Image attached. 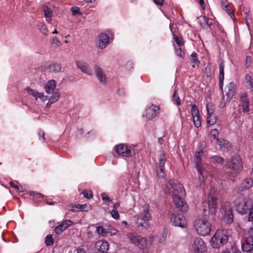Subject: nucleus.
<instances>
[{
    "label": "nucleus",
    "instance_id": "obj_1",
    "mask_svg": "<svg viewBox=\"0 0 253 253\" xmlns=\"http://www.w3.org/2000/svg\"><path fill=\"white\" fill-rule=\"evenodd\" d=\"M228 240L227 231L225 230H217L210 241V245L215 249H218L226 244Z\"/></svg>",
    "mask_w": 253,
    "mask_h": 253
},
{
    "label": "nucleus",
    "instance_id": "obj_2",
    "mask_svg": "<svg viewBox=\"0 0 253 253\" xmlns=\"http://www.w3.org/2000/svg\"><path fill=\"white\" fill-rule=\"evenodd\" d=\"M194 227L197 233L202 236L210 234L211 230V225L206 218H199L195 220Z\"/></svg>",
    "mask_w": 253,
    "mask_h": 253
},
{
    "label": "nucleus",
    "instance_id": "obj_3",
    "mask_svg": "<svg viewBox=\"0 0 253 253\" xmlns=\"http://www.w3.org/2000/svg\"><path fill=\"white\" fill-rule=\"evenodd\" d=\"M127 237L130 243L142 249L145 248L151 245L153 241L152 237L146 238L132 233L127 234Z\"/></svg>",
    "mask_w": 253,
    "mask_h": 253
},
{
    "label": "nucleus",
    "instance_id": "obj_4",
    "mask_svg": "<svg viewBox=\"0 0 253 253\" xmlns=\"http://www.w3.org/2000/svg\"><path fill=\"white\" fill-rule=\"evenodd\" d=\"M167 186L172 197L174 195L179 196L186 195L183 186L177 181L170 180Z\"/></svg>",
    "mask_w": 253,
    "mask_h": 253
},
{
    "label": "nucleus",
    "instance_id": "obj_5",
    "mask_svg": "<svg viewBox=\"0 0 253 253\" xmlns=\"http://www.w3.org/2000/svg\"><path fill=\"white\" fill-rule=\"evenodd\" d=\"M234 204L239 212L242 214L247 213L248 211L249 213L250 212L251 207H249L248 201L243 195H239L235 200Z\"/></svg>",
    "mask_w": 253,
    "mask_h": 253
},
{
    "label": "nucleus",
    "instance_id": "obj_6",
    "mask_svg": "<svg viewBox=\"0 0 253 253\" xmlns=\"http://www.w3.org/2000/svg\"><path fill=\"white\" fill-rule=\"evenodd\" d=\"M117 155L123 157H130L134 155V150L125 144H119L115 147Z\"/></svg>",
    "mask_w": 253,
    "mask_h": 253
},
{
    "label": "nucleus",
    "instance_id": "obj_7",
    "mask_svg": "<svg viewBox=\"0 0 253 253\" xmlns=\"http://www.w3.org/2000/svg\"><path fill=\"white\" fill-rule=\"evenodd\" d=\"M203 149L204 148L202 146L198 147L196 149L194 157L195 168L201 175H203V171L204 170L202 168V164L201 162L204 155Z\"/></svg>",
    "mask_w": 253,
    "mask_h": 253
},
{
    "label": "nucleus",
    "instance_id": "obj_8",
    "mask_svg": "<svg viewBox=\"0 0 253 253\" xmlns=\"http://www.w3.org/2000/svg\"><path fill=\"white\" fill-rule=\"evenodd\" d=\"M239 109L242 110L244 113H248L250 111V102L246 92H242L239 94Z\"/></svg>",
    "mask_w": 253,
    "mask_h": 253
},
{
    "label": "nucleus",
    "instance_id": "obj_9",
    "mask_svg": "<svg viewBox=\"0 0 253 253\" xmlns=\"http://www.w3.org/2000/svg\"><path fill=\"white\" fill-rule=\"evenodd\" d=\"M192 253H206V245L204 241L200 238H196L191 246Z\"/></svg>",
    "mask_w": 253,
    "mask_h": 253
},
{
    "label": "nucleus",
    "instance_id": "obj_10",
    "mask_svg": "<svg viewBox=\"0 0 253 253\" xmlns=\"http://www.w3.org/2000/svg\"><path fill=\"white\" fill-rule=\"evenodd\" d=\"M151 217V214L149 213V205L147 204L144 205L143 206V211L140 213V219L142 222L139 223V225L144 227V228H147Z\"/></svg>",
    "mask_w": 253,
    "mask_h": 253
},
{
    "label": "nucleus",
    "instance_id": "obj_11",
    "mask_svg": "<svg viewBox=\"0 0 253 253\" xmlns=\"http://www.w3.org/2000/svg\"><path fill=\"white\" fill-rule=\"evenodd\" d=\"M227 166L229 168L235 171L236 173L240 171L243 168V164L240 157L238 155L234 156L228 162Z\"/></svg>",
    "mask_w": 253,
    "mask_h": 253
},
{
    "label": "nucleus",
    "instance_id": "obj_12",
    "mask_svg": "<svg viewBox=\"0 0 253 253\" xmlns=\"http://www.w3.org/2000/svg\"><path fill=\"white\" fill-rule=\"evenodd\" d=\"M185 196H180L174 195L172 197L173 202L175 207L179 211L182 212H186L188 210V206L186 201L183 198Z\"/></svg>",
    "mask_w": 253,
    "mask_h": 253
},
{
    "label": "nucleus",
    "instance_id": "obj_13",
    "mask_svg": "<svg viewBox=\"0 0 253 253\" xmlns=\"http://www.w3.org/2000/svg\"><path fill=\"white\" fill-rule=\"evenodd\" d=\"M191 112L192 116L193 124L195 127H199L201 126L202 119L199 110L195 104H191Z\"/></svg>",
    "mask_w": 253,
    "mask_h": 253
},
{
    "label": "nucleus",
    "instance_id": "obj_14",
    "mask_svg": "<svg viewBox=\"0 0 253 253\" xmlns=\"http://www.w3.org/2000/svg\"><path fill=\"white\" fill-rule=\"evenodd\" d=\"M170 220L176 226L181 228L187 227V223L186 218L182 215L173 213L171 215Z\"/></svg>",
    "mask_w": 253,
    "mask_h": 253
},
{
    "label": "nucleus",
    "instance_id": "obj_15",
    "mask_svg": "<svg viewBox=\"0 0 253 253\" xmlns=\"http://www.w3.org/2000/svg\"><path fill=\"white\" fill-rule=\"evenodd\" d=\"M166 163L165 154L161 153L159 156L158 166L157 167V172L159 177H164L166 173L165 171V164Z\"/></svg>",
    "mask_w": 253,
    "mask_h": 253
},
{
    "label": "nucleus",
    "instance_id": "obj_16",
    "mask_svg": "<svg viewBox=\"0 0 253 253\" xmlns=\"http://www.w3.org/2000/svg\"><path fill=\"white\" fill-rule=\"evenodd\" d=\"M207 204L209 211L215 214L217 211V198L215 195L210 194L208 197Z\"/></svg>",
    "mask_w": 253,
    "mask_h": 253
},
{
    "label": "nucleus",
    "instance_id": "obj_17",
    "mask_svg": "<svg viewBox=\"0 0 253 253\" xmlns=\"http://www.w3.org/2000/svg\"><path fill=\"white\" fill-rule=\"evenodd\" d=\"M109 37L105 33L100 34L96 39V45L101 49L105 48L109 43Z\"/></svg>",
    "mask_w": 253,
    "mask_h": 253
},
{
    "label": "nucleus",
    "instance_id": "obj_18",
    "mask_svg": "<svg viewBox=\"0 0 253 253\" xmlns=\"http://www.w3.org/2000/svg\"><path fill=\"white\" fill-rule=\"evenodd\" d=\"M159 107L157 106L152 105L147 108L143 115V117L146 120H149L156 117L158 113Z\"/></svg>",
    "mask_w": 253,
    "mask_h": 253
},
{
    "label": "nucleus",
    "instance_id": "obj_19",
    "mask_svg": "<svg viewBox=\"0 0 253 253\" xmlns=\"http://www.w3.org/2000/svg\"><path fill=\"white\" fill-rule=\"evenodd\" d=\"M228 206L229 204L227 203ZM221 218L223 219L227 224H230L233 221V215L232 211L230 207L226 210H221L220 211Z\"/></svg>",
    "mask_w": 253,
    "mask_h": 253
},
{
    "label": "nucleus",
    "instance_id": "obj_20",
    "mask_svg": "<svg viewBox=\"0 0 253 253\" xmlns=\"http://www.w3.org/2000/svg\"><path fill=\"white\" fill-rule=\"evenodd\" d=\"M26 90L29 94L33 96L36 99L39 98L42 101H45L47 100L48 97L44 94L43 92H39L35 89H31L29 87H27Z\"/></svg>",
    "mask_w": 253,
    "mask_h": 253
},
{
    "label": "nucleus",
    "instance_id": "obj_21",
    "mask_svg": "<svg viewBox=\"0 0 253 253\" xmlns=\"http://www.w3.org/2000/svg\"><path fill=\"white\" fill-rule=\"evenodd\" d=\"M73 222L70 220L66 219L64 220L60 225L57 226L54 229V231L57 234H61L68 227L71 226Z\"/></svg>",
    "mask_w": 253,
    "mask_h": 253
},
{
    "label": "nucleus",
    "instance_id": "obj_22",
    "mask_svg": "<svg viewBox=\"0 0 253 253\" xmlns=\"http://www.w3.org/2000/svg\"><path fill=\"white\" fill-rule=\"evenodd\" d=\"M95 248L98 251L104 253L109 250V245L105 240H99L96 242Z\"/></svg>",
    "mask_w": 253,
    "mask_h": 253
},
{
    "label": "nucleus",
    "instance_id": "obj_23",
    "mask_svg": "<svg viewBox=\"0 0 253 253\" xmlns=\"http://www.w3.org/2000/svg\"><path fill=\"white\" fill-rule=\"evenodd\" d=\"M243 252H250L253 249V240L251 237L247 238L242 245Z\"/></svg>",
    "mask_w": 253,
    "mask_h": 253
},
{
    "label": "nucleus",
    "instance_id": "obj_24",
    "mask_svg": "<svg viewBox=\"0 0 253 253\" xmlns=\"http://www.w3.org/2000/svg\"><path fill=\"white\" fill-rule=\"evenodd\" d=\"M76 64L77 67L83 72L84 73L88 75H90L92 73V70L85 63L81 61H77Z\"/></svg>",
    "mask_w": 253,
    "mask_h": 253
},
{
    "label": "nucleus",
    "instance_id": "obj_25",
    "mask_svg": "<svg viewBox=\"0 0 253 253\" xmlns=\"http://www.w3.org/2000/svg\"><path fill=\"white\" fill-rule=\"evenodd\" d=\"M227 99L229 101L232 98L236 91V86L233 82H230L227 86Z\"/></svg>",
    "mask_w": 253,
    "mask_h": 253
},
{
    "label": "nucleus",
    "instance_id": "obj_26",
    "mask_svg": "<svg viewBox=\"0 0 253 253\" xmlns=\"http://www.w3.org/2000/svg\"><path fill=\"white\" fill-rule=\"evenodd\" d=\"M56 87V82L54 80L48 81L44 86V89L46 93L51 94L54 92Z\"/></svg>",
    "mask_w": 253,
    "mask_h": 253
},
{
    "label": "nucleus",
    "instance_id": "obj_27",
    "mask_svg": "<svg viewBox=\"0 0 253 253\" xmlns=\"http://www.w3.org/2000/svg\"><path fill=\"white\" fill-rule=\"evenodd\" d=\"M47 69L49 72L58 73L61 71L62 68L60 64L53 62L48 65Z\"/></svg>",
    "mask_w": 253,
    "mask_h": 253
},
{
    "label": "nucleus",
    "instance_id": "obj_28",
    "mask_svg": "<svg viewBox=\"0 0 253 253\" xmlns=\"http://www.w3.org/2000/svg\"><path fill=\"white\" fill-rule=\"evenodd\" d=\"M94 69L95 70L96 75L98 80L100 82L105 83L106 81V78L102 69L97 66H95Z\"/></svg>",
    "mask_w": 253,
    "mask_h": 253
},
{
    "label": "nucleus",
    "instance_id": "obj_29",
    "mask_svg": "<svg viewBox=\"0 0 253 253\" xmlns=\"http://www.w3.org/2000/svg\"><path fill=\"white\" fill-rule=\"evenodd\" d=\"M198 23L203 28L207 26H210L212 23V20L206 17L205 16H200L198 18Z\"/></svg>",
    "mask_w": 253,
    "mask_h": 253
},
{
    "label": "nucleus",
    "instance_id": "obj_30",
    "mask_svg": "<svg viewBox=\"0 0 253 253\" xmlns=\"http://www.w3.org/2000/svg\"><path fill=\"white\" fill-rule=\"evenodd\" d=\"M42 10L46 21L50 23L51 22V17L53 15L52 10L46 5L43 6Z\"/></svg>",
    "mask_w": 253,
    "mask_h": 253
},
{
    "label": "nucleus",
    "instance_id": "obj_31",
    "mask_svg": "<svg viewBox=\"0 0 253 253\" xmlns=\"http://www.w3.org/2000/svg\"><path fill=\"white\" fill-rule=\"evenodd\" d=\"M224 61H222L221 62L219 66V85L222 88L223 85L224 81Z\"/></svg>",
    "mask_w": 253,
    "mask_h": 253
},
{
    "label": "nucleus",
    "instance_id": "obj_32",
    "mask_svg": "<svg viewBox=\"0 0 253 253\" xmlns=\"http://www.w3.org/2000/svg\"><path fill=\"white\" fill-rule=\"evenodd\" d=\"M253 185V180L250 178L244 180L241 183L242 189H247L252 187Z\"/></svg>",
    "mask_w": 253,
    "mask_h": 253
},
{
    "label": "nucleus",
    "instance_id": "obj_33",
    "mask_svg": "<svg viewBox=\"0 0 253 253\" xmlns=\"http://www.w3.org/2000/svg\"><path fill=\"white\" fill-rule=\"evenodd\" d=\"M216 120L215 114L207 115V122L209 126L213 125L216 123Z\"/></svg>",
    "mask_w": 253,
    "mask_h": 253
},
{
    "label": "nucleus",
    "instance_id": "obj_34",
    "mask_svg": "<svg viewBox=\"0 0 253 253\" xmlns=\"http://www.w3.org/2000/svg\"><path fill=\"white\" fill-rule=\"evenodd\" d=\"M221 7L224 11H226L228 14L231 15V17L232 16L234 17V14L232 12H230L229 9H228V2L227 0H222L221 1Z\"/></svg>",
    "mask_w": 253,
    "mask_h": 253
},
{
    "label": "nucleus",
    "instance_id": "obj_35",
    "mask_svg": "<svg viewBox=\"0 0 253 253\" xmlns=\"http://www.w3.org/2000/svg\"><path fill=\"white\" fill-rule=\"evenodd\" d=\"M210 159L212 163H216L220 165L222 164L224 161L221 157L217 155L212 156L210 158Z\"/></svg>",
    "mask_w": 253,
    "mask_h": 253
},
{
    "label": "nucleus",
    "instance_id": "obj_36",
    "mask_svg": "<svg viewBox=\"0 0 253 253\" xmlns=\"http://www.w3.org/2000/svg\"><path fill=\"white\" fill-rule=\"evenodd\" d=\"M206 110L207 111V115L214 114L215 106L212 103H208L206 105Z\"/></svg>",
    "mask_w": 253,
    "mask_h": 253
},
{
    "label": "nucleus",
    "instance_id": "obj_37",
    "mask_svg": "<svg viewBox=\"0 0 253 253\" xmlns=\"http://www.w3.org/2000/svg\"><path fill=\"white\" fill-rule=\"evenodd\" d=\"M52 94V95L48 99L50 102L55 103L57 102L60 97V93L58 91L54 92Z\"/></svg>",
    "mask_w": 253,
    "mask_h": 253
},
{
    "label": "nucleus",
    "instance_id": "obj_38",
    "mask_svg": "<svg viewBox=\"0 0 253 253\" xmlns=\"http://www.w3.org/2000/svg\"><path fill=\"white\" fill-rule=\"evenodd\" d=\"M191 57L192 58L191 61L194 64V65H193V67H194L195 65L198 66L200 62L198 60L197 53L195 52H193L191 55Z\"/></svg>",
    "mask_w": 253,
    "mask_h": 253
},
{
    "label": "nucleus",
    "instance_id": "obj_39",
    "mask_svg": "<svg viewBox=\"0 0 253 253\" xmlns=\"http://www.w3.org/2000/svg\"><path fill=\"white\" fill-rule=\"evenodd\" d=\"M216 141L221 149L227 147L229 145V142L223 139H217Z\"/></svg>",
    "mask_w": 253,
    "mask_h": 253
},
{
    "label": "nucleus",
    "instance_id": "obj_40",
    "mask_svg": "<svg viewBox=\"0 0 253 253\" xmlns=\"http://www.w3.org/2000/svg\"><path fill=\"white\" fill-rule=\"evenodd\" d=\"M245 82L247 84L250 86L252 89H253V78L251 75H246Z\"/></svg>",
    "mask_w": 253,
    "mask_h": 253
},
{
    "label": "nucleus",
    "instance_id": "obj_41",
    "mask_svg": "<svg viewBox=\"0 0 253 253\" xmlns=\"http://www.w3.org/2000/svg\"><path fill=\"white\" fill-rule=\"evenodd\" d=\"M38 28L42 33L44 35H47L48 30L46 26L43 23H40L38 25Z\"/></svg>",
    "mask_w": 253,
    "mask_h": 253
},
{
    "label": "nucleus",
    "instance_id": "obj_42",
    "mask_svg": "<svg viewBox=\"0 0 253 253\" xmlns=\"http://www.w3.org/2000/svg\"><path fill=\"white\" fill-rule=\"evenodd\" d=\"M51 44L54 47H59L62 45L60 41L56 38H53L51 39Z\"/></svg>",
    "mask_w": 253,
    "mask_h": 253
},
{
    "label": "nucleus",
    "instance_id": "obj_43",
    "mask_svg": "<svg viewBox=\"0 0 253 253\" xmlns=\"http://www.w3.org/2000/svg\"><path fill=\"white\" fill-rule=\"evenodd\" d=\"M96 231L99 235L102 236H105L107 233V231L105 229H104L102 226H99L96 227Z\"/></svg>",
    "mask_w": 253,
    "mask_h": 253
},
{
    "label": "nucleus",
    "instance_id": "obj_44",
    "mask_svg": "<svg viewBox=\"0 0 253 253\" xmlns=\"http://www.w3.org/2000/svg\"><path fill=\"white\" fill-rule=\"evenodd\" d=\"M45 243L47 246H51L53 244V240L51 235H47L45 239Z\"/></svg>",
    "mask_w": 253,
    "mask_h": 253
},
{
    "label": "nucleus",
    "instance_id": "obj_45",
    "mask_svg": "<svg viewBox=\"0 0 253 253\" xmlns=\"http://www.w3.org/2000/svg\"><path fill=\"white\" fill-rule=\"evenodd\" d=\"M173 39L175 42L179 45L181 46L184 44V42L181 37H178L175 34H173Z\"/></svg>",
    "mask_w": 253,
    "mask_h": 253
},
{
    "label": "nucleus",
    "instance_id": "obj_46",
    "mask_svg": "<svg viewBox=\"0 0 253 253\" xmlns=\"http://www.w3.org/2000/svg\"><path fill=\"white\" fill-rule=\"evenodd\" d=\"M172 99L176 105H179L181 104L180 99L177 96V92H176V90H175V91L172 95Z\"/></svg>",
    "mask_w": 253,
    "mask_h": 253
},
{
    "label": "nucleus",
    "instance_id": "obj_47",
    "mask_svg": "<svg viewBox=\"0 0 253 253\" xmlns=\"http://www.w3.org/2000/svg\"><path fill=\"white\" fill-rule=\"evenodd\" d=\"M210 135L212 137H213V139L217 140V139L218 138V135H219V131L217 129H212L210 131Z\"/></svg>",
    "mask_w": 253,
    "mask_h": 253
},
{
    "label": "nucleus",
    "instance_id": "obj_48",
    "mask_svg": "<svg viewBox=\"0 0 253 253\" xmlns=\"http://www.w3.org/2000/svg\"><path fill=\"white\" fill-rule=\"evenodd\" d=\"M112 217L115 219H118L120 217V215L118 210H112L111 211Z\"/></svg>",
    "mask_w": 253,
    "mask_h": 253
},
{
    "label": "nucleus",
    "instance_id": "obj_49",
    "mask_svg": "<svg viewBox=\"0 0 253 253\" xmlns=\"http://www.w3.org/2000/svg\"><path fill=\"white\" fill-rule=\"evenodd\" d=\"M101 196H102V200L104 202H106V203H110V202H112V200L109 197H108V196L107 195V194L105 193H103L101 195Z\"/></svg>",
    "mask_w": 253,
    "mask_h": 253
},
{
    "label": "nucleus",
    "instance_id": "obj_50",
    "mask_svg": "<svg viewBox=\"0 0 253 253\" xmlns=\"http://www.w3.org/2000/svg\"><path fill=\"white\" fill-rule=\"evenodd\" d=\"M83 194L87 199H90L92 197V192L91 191L85 190L83 192Z\"/></svg>",
    "mask_w": 253,
    "mask_h": 253
},
{
    "label": "nucleus",
    "instance_id": "obj_51",
    "mask_svg": "<svg viewBox=\"0 0 253 253\" xmlns=\"http://www.w3.org/2000/svg\"><path fill=\"white\" fill-rule=\"evenodd\" d=\"M175 52L178 56H180L181 58H184L185 56V54L184 52L182 51L181 48L180 47L176 49Z\"/></svg>",
    "mask_w": 253,
    "mask_h": 253
},
{
    "label": "nucleus",
    "instance_id": "obj_52",
    "mask_svg": "<svg viewBox=\"0 0 253 253\" xmlns=\"http://www.w3.org/2000/svg\"><path fill=\"white\" fill-rule=\"evenodd\" d=\"M81 211H88L91 210L90 206H87L86 204L81 205Z\"/></svg>",
    "mask_w": 253,
    "mask_h": 253
},
{
    "label": "nucleus",
    "instance_id": "obj_53",
    "mask_svg": "<svg viewBox=\"0 0 253 253\" xmlns=\"http://www.w3.org/2000/svg\"><path fill=\"white\" fill-rule=\"evenodd\" d=\"M118 232V230L115 228H111L109 229L107 233H109L111 235L116 234Z\"/></svg>",
    "mask_w": 253,
    "mask_h": 253
},
{
    "label": "nucleus",
    "instance_id": "obj_54",
    "mask_svg": "<svg viewBox=\"0 0 253 253\" xmlns=\"http://www.w3.org/2000/svg\"><path fill=\"white\" fill-rule=\"evenodd\" d=\"M166 238H167V234L166 233H164L163 234V236L161 238L159 239V242L161 244H164L166 242Z\"/></svg>",
    "mask_w": 253,
    "mask_h": 253
},
{
    "label": "nucleus",
    "instance_id": "obj_55",
    "mask_svg": "<svg viewBox=\"0 0 253 253\" xmlns=\"http://www.w3.org/2000/svg\"><path fill=\"white\" fill-rule=\"evenodd\" d=\"M253 219V205L251 206L249 212V220Z\"/></svg>",
    "mask_w": 253,
    "mask_h": 253
},
{
    "label": "nucleus",
    "instance_id": "obj_56",
    "mask_svg": "<svg viewBox=\"0 0 253 253\" xmlns=\"http://www.w3.org/2000/svg\"><path fill=\"white\" fill-rule=\"evenodd\" d=\"M71 11L74 15L77 14L80 12L79 8L78 7H72Z\"/></svg>",
    "mask_w": 253,
    "mask_h": 253
},
{
    "label": "nucleus",
    "instance_id": "obj_57",
    "mask_svg": "<svg viewBox=\"0 0 253 253\" xmlns=\"http://www.w3.org/2000/svg\"><path fill=\"white\" fill-rule=\"evenodd\" d=\"M66 209L70 211H75L74 205H69L66 206Z\"/></svg>",
    "mask_w": 253,
    "mask_h": 253
},
{
    "label": "nucleus",
    "instance_id": "obj_58",
    "mask_svg": "<svg viewBox=\"0 0 253 253\" xmlns=\"http://www.w3.org/2000/svg\"><path fill=\"white\" fill-rule=\"evenodd\" d=\"M197 1L199 2L201 6L202 7L203 9H204L205 8V5L204 0H196Z\"/></svg>",
    "mask_w": 253,
    "mask_h": 253
},
{
    "label": "nucleus",
    "instance_id": "obj_59",
    "mask_svg": "<svg viewBox=\"0 0 253 253\" xmlns=\"http://www.w3.org/2000/svg\"><path fill=\"white\" fill-rule=\"evenodd\" d=\"M39 134L40 136L42 137V141H44V140H45L44 132L42 131H40L39 132Z\"/></svg>",
    "mask_w": 253,
    "mask_h": 253
},
{
    "label": "nucleus",
    "instance_id": "obj_60",
    "mask_svg": "<svg viewBox=\"0 0 253 253\" xmlns=\"http://www.w3.org/2000/svg\"><path fill=\"white\" fill-rule=\"evenodd\" d=\"M75 211H81V205H74Z\"/></svg>",
    "mask_w": 253,
    "mask_h": 253
},
{
    "label": "nucleus",
    "instance_id": "obj_61",
    "mask_svg": "<svg viewBox=\"0 0 253 253\" xmlns=\"http://www.w3.org/2000/svg\"><path fill=\"white\" fill-rule=\"evenodd\" d=\"M252 62V57L251 56H247L246 58V65L248 66Z\"/></svg>",
    "mask_w": 253,
    "mask_h": 253
},
{
    "label": "nucleus",
    "instance_id": "obj_62",
    "mask_svg": "<svg viewBox=\"0 0 253 253\" xmlns=\"http://www.w3.org/2000/svg\"><path fill=\"white\" fill-rule=\"evenodd\" d=\"M154 2L158 5H162L164 3L163 0H153Z\"/></svg>",
    "mask_w": 253,
    "mask_h": 253
},
{
    "label": "nucleus",
    "instance_id": "obj_63",
    "mask_svg": "<svg viewBox=\"0 0 253 253\" xmlns=\"http://www.w3.org/2000/svg\"><path fill=\"white\" fill-rule=\"evenodd\" d=\"M248 233H249V234L250 235V237H251V238H253V226L251 227L249 231H248Z\"/></svg>",
    "mask_w": 253,
    "mask_h": 253
},
{
    "label": "nucleus",
    "instance_id": "obj_64",
    "mask_svg": "<svg viewBox=\"0 0 253 253\" xmlns=\"http://www.w3.org/2000/svg\"><path fill=\"white\" fill-rule=\"evenodd\" d=\"M76 253H86V251L84 249L79 248L76 250Z\"/></svg>",
    "mask_w": 253,
    "mask_h": 253
}]
</instances>
